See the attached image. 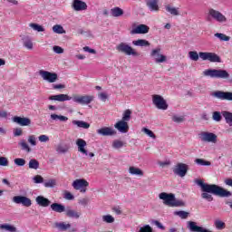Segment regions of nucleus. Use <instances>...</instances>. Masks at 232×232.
<instances>
[{
    "instance_id": "obj_10",
    "label": "nucleus",
    "mask_w": 232,
    "mask_h": 232,
    "mask_svg": "<svg viewBox=\"0 0 232 232\" xmlns=\"http://www.w3.org/2000/svg\"><path fill=\"white\" fill-rule=\"evenodd\" d=\"M73 189L80 191V193H85L88 190L90 183L84 179H77L72 184Z\"/></svg>"
},
{
    "instance_id": "obj_26",
    "label": "nucleus",
    "mask_w": 232,
    "mask_h": 232,
    "mask_svg": "<svg viewBox=\"0 0 232 232\" xmlns=\"http://www.w3.org/2000/svg\"><path fill=\"white\" fill-rule=\"evenodd\" d=\"M132 44L133 46H139L140 48H150V46H151V44L150 43V41L146 39L133 40Z\"/></svg>"
},
{
    "instance_id": "obj_48",
    "label": "nucleus",
    "mask_w": 232,
    "mask_h": 232,
    "mask_svg": "<svg viewBox=\"0 0 232 232\" xmlns=\"http://www.w3.org/2000/svg\"><path fill=\"white\" fill-rule=\"evenodd\" d=\"M29 169H39V161L35 159L29 160Z\"/></svg>"
},
{
    "instance_id": "obj_52",
    "label": "nucleus",
    "mask_w": 232,
    "mask_h": 232,
    "mask_svg": "<svg viewBox=\"0 0 232 232\" xmlns=\"http://www.w3.org/2000/svg\"><path fill=\"white\" fill-rule=\"evenodd\" d=\"M195 163L198 164V166H211V163L209 161L203 159H196Z\"/></svg>"
},
{
    "instance_id": "obj_30",
    "label": "nucleus",
    "mask_w": 232,
    "mask_h": 232,
    "mask_svg": "<svg viewBox=\"0 0 232 232\" xmlns=\"http://www.w3.org/2000/svg\"><path fill=\"white\" fill-rule=\"evenodd\" d=\"M51 209L55 213H64V211H66V208L63 204L59 203H53L51 205Z\"/></svg>"
},
{
    "instance_id": "obj_42",
    "label": "nucleus",
    "mask_w": 232,
    "mask_h": 232,
    "mask_svg": "<svg viewBox=\"0 0 232 232\" xmlns=\"http://www.w3.org/2000/svg\"><path fill=\"white\" fill-rule=\"evenodd\" d=\"M188 59L195 62L198 61L200 59V53H197V51L188 52Z\"/></svg>"
},
{
    "instance_id": "obj_14",
    "label": "nucleus",
    "mask_w": 232,
    "mask_h": 232,
    "mask_svg": "<svg viewBox=\"0 0 232 232\" xmlns=\"http://www.w3.org/2000/svg\"><path fill=\"white\" fill-rule=\"evenodd\" d=\"M188 166L185 163H178L173 168L174 175H178V177L184 178L185 175H188Z\"/></svg>"
},
{
    "instance_id": "obj_33",
    "label": "nucleus",
    "mask_w": 232,
    "mask_h": 232,
    "mask_svg": "<svg viewBox=\"0 0 232 232\" xmlns=\"http://www.w3.org/2000/svg\"><path fill=\"white\" fill-rule=\"evenodd\" d=\"M72 122L73 126H77V128H82V130H88V128H90V123L84 121L73 120Z\"/></svg>"
},
{
    "instance_id": "obj_59",
    "label": "nucleus",
    "mask_w": 232,
    "mask_h": 232,
    "mask_svg": "<svg viewBox=\"0 0 232 232\" xmlns=\"http://www.w3.org/2000/svg\"><path fill=\"white\" fill-rule=\"evenodd\" d=\"M98 99L100 101H102V102H106V100L108 99V93L106 92L98 93Z\"/></svg>"
},
{
    "instance_id": "obj_12",
    "label": "nucleus",
    "mask_w": 232,
    "mask_h": 232,
    "mask_svg": "<svg viewBox=\"0 0 232 232\" xmlns=\"http://www.w3.org/2000/svg\"><path fill=\"white\" fill-rule=\"evenodd\" d=\"M87 145L88 144L86 143V140H84L83 139L76 140V146L78 148V151L82 155H85L86 157L89 156L91 159H93V157H95V154L93 152L88 153V150H86Z\"/></svg>"
},
{
    "instance_id": "obj_6",
    "label": "nucleus",
    "mask_w": 232,
    "mask_h": 232,
    "mask_svg": "<svg viewBox=\"0 0 232 232\" xmlns=\"http://www.w3.org/2000/svg\"><path fill=\"white\" fill-rule=\"evenodd\" d=\"M198 139L201 142H207L208 144H217V142H218V136L209 131L199 132Z\"/></svg>"
},
{
    "instance_id": "obj_53",
    "label": "nucleus",
    "mask_w": 232,
    "mask_h": 232,
    "mask_svg": "<svg viewBox=\"0 0 232 232\" xmlns=\"http://www.w3.org/2000/svg\"><path fill=\"white\" fill-rule=\"evenodd\" d=\"M141 131L143 133H145V135H148V137H150V139H157V137L155 136V133H153L151 131V130L148 129V128H142Z\"/></svg>"
},
{
    "instance_id": "obj_63",
    "label": "nucleus",
    "mask_w": 232,
    "mask_h": 232,
    "mask_svg": "<svg viewBox=\"0 0 232 232\" xmlns=\"http://www.w3.org/2000/svg\"><path fill=\"white\" fill-rule=\"evenodd\" d=\"M63 198H65L66 200H73L75 197L73 196V194H72V192H65Z\"/></svg>"
},
{
    "instance_id": "obj_15",
    "label": "nucleus",
    "mask_w": 232,
    "mask_h": 232,
    "mask_svg": "<svg viewBox=\"0 0 232 232\" xmlns=\"http://www.w3.org/2000/svg\"><path fill=\"white\" fill-rule=\"evenodd\" d=\"M211 97L219 99V101H232V92L224 91H216L211 92Z\"/></svg>"
},
{
    "instance_id": "obj_50",
    "label": "nucleus",
    "mask_w": 232,
    "mask_h": 232,
    "mask_svg": "<svg viewBox=\"0 0 232 232\" xmlns=\"http://www.w3.org/2000/svg\"><path fill=\"white\" fill-rule=\"evenodd\" d=\"M124 146V141L121 140H115L112 141V148L114 150H121Z\"/></svg>"
},
{
    "instance_id": "obj_1",
    "label": "nucleus",
    "mask_w": 232,
    "mask_h": 232,
    "mask_svg": "<svg viewBox=\"0 0 232 232\" xmlns=\"http://www.w3.org/2000/svg\"><path fill=\"white\" fill-rule=\"evenodd\" d=\"M196 183L201 188V191L203 192L201 193V198L208 202H213L212 195L223 198L231 197V193L229 191L226 190L224 188L218 185L204 183L202 179L197 180Z\"/></svg>"
},
{
    "instance_id": "obj_5",
    "label": "nucleus",
    "mask_w": 232,
    "mask_h": 232,
    "mask_svg": "<svg viewBox=\"0 0 232 232\" xmlns=\"http://www.w3.org/2000/svg\"><path fill=\"white\" fill-rule=\"evenodd\" d=\"M208 17L219 24L227 23V17L222 12L213 8L208 9Z\"/></svg>"
},
{
    "instance_id": "obj_36",
    "label": "nucleus",
    "mask_w": 232,
    "mask_h": 232,
    "mask_svg": "<svg viewBox=\"0 0 232 232\" xmlns=\"http://www.w3.org/2000/svg\"><path fill=\"white\" fill-rule=\"evenodd\" d=\"M166 12H169L171 15H180V13L179 12V7L171 6L170 5H167L165 6Z\"/></svg>"
},
{
    "instance_id": "obj_21",
    "label": "nucleus",
    "mask_w": 232,
    "mask_h": 232,
    "mask_svg": "<svg viewBox=\"0 0 232 232\" xmlns=\"http://www.w3.org/2000/svg\"><path fill=\"white\" fill-rule=\"evenodd\" d=\"M114 128L120 131V133H128L130 131V125L128 122L123 121L122 120L119 121L114 124Z\"/></svg>"
},
{
    "instance_id": "obj_62",
    "label": "nucleus",
    "mask_w": 232,
    "mask_h": 232,
    "mask_svg": "<svg viewBox=\"0 0 232 232\" xmlns=\"http://www.w3.org/2000/svg\"><path fill=\"white\" fill-rule=\"evenodd\" d=\"M0 166H8V159L6 157H0Z\"/></svg>"
},
{
    "instance_id": "obj_24",
    "label": "nucleus",
    "mask_w": 232,
    "mask_h": 232,
    "mask_svg": "<svg viewBox=\"0 0 232 232\" xmlns=\"http://www.w3.org/2000/svg\"><path fill=\"white\" fill-rule=\"evenodd\" d=\"M13 121L19 124V126H30V124H32V121H30V119L19 116H14L13 118Z\"/></svg>"
},
{
    "instance_id": "obj_11",
    "label": "nucleus",
    "mask_w": 232,
    "mask_h": 232,
    "mask_svg": "<svg viewBox=\"0 0 232 232\" xmlns=\"http://www.w3.org/2000/svg\"><path fill=\"white\" fill-rule=\"evenodd\" d=\"M39 75L42 77L44 81L46 82L53 83L56 82L57 79H59V76L57 75V72H51L44 70L39 71Z\"/></svg>"
},
{
    "instance_id": "obj_20",
    "label": "nucleus",
    "mask_w": 232,
    "mask_h": 232,
    "mask_svg": "<svg viewBox=\"0 0 232 232\" xmlns=\"http://www.w3.org/2000/svg\"><path fill=\"white\" fill-rule=\"evenodd\" d=\"M72 6L75 12H82L84 10H88V5L86 2L82 0H73Z\"/></svg>"
},
{
    "instance_id": "obj_4",
    "label": "nucleus",
    "mask_w": 232,
    "mask_h": 232,
    "mask_svg": "<svg viewBox=\"0 0 232 232\" xmlns=\"http://www.w3.org/2000/svg\"><path fill=\"white\" fill-rule=\"evenodd\" d=\"M116 50L119 53H124V55L139 57V53L130 44L121 42L116 45Z\"/></svg>"
},
{
    "instance_id": "obj_55",
    "label": "nucleus",
    "mask_w": 232,
    "mask_h": 232,
    "mask_svg": "<svg viewBox=\"0 0 232 232\" xmlns=\"http://www.w3.org/2000/svg\"><path fill=\"white\" fill-rule=\"evenodd\" d=\"M34 184H44V178L41 175H36L33 178Z\"/></svg>"
},
{
    "instance_id": "obj_9",
    "label": "nucleus",
    "mask_w": 232,
    "mask_h": 232,
    "mask_svg": "<svg viewBox=\"0 0 232 232\" xmlns=\"http://www.w3.org/2000/svg\"><path fill=\"white\" fill-rule=\"evenodd\" d=\"M199 59L201 61H209V63H221L220 56L216 53L199 52Z\"/></svg>"
},
{
    "instance_id": "obj_7",
    "label": "nucleus",
    "mask_w": 232,
    "mask_h": 232,
    "mask_svg": "<svg viewBox=\"0 0 232 232\" xmlns=\"http://www.w3.org/2000/svg\"><path fill=\"white\" fill-rule=\"evenodd\" d=\"M162 49L160 47H156L152 49L150 53L151 59H153L156 64H161L162 63H166L168 61V57L162 54Z\"/></svg>"
},
{
    "instance_id": "obj_34",
    "label": "nucleus",
    "mask_w": 232,
    "mask_h": 232,
    "mask_svg": "<svg viewBox=\"0 0 232 232\" xmlns=\"http://www.w3.org/2000/svg\"><path fill=\"white\" fill-rule=\"evenodd\" d=\"M50 119L51 121H59L60 122H68V117L55 114V113H52L50 115Z\"/></svg>"
},
{
    "instance_id": "obj_18",
    "label": "nucleus",
    "mask_w": 232,
    "mask_h": 232,
    "mask_svg": "<svg viewBox=\"0 0 232 232\" xmlns=\"http://www.w3.org/2000/svg\"><path fill=\"white\" fill-rule=\"evenodd\" d=\"M54 227H56V229H58V231H68V229H70L69 232L77 231V228H75V227L72 228V224L66 223L64 221H60V222L54 223Z\"/></svg>"
},
{
    "instance_id": "obj_44",
    "label": "nucleus",
    "mask_w": 232,
    "mask_h": 232,
    "mask_svg": "<svg viewBox=\"0 0 232 232\" xmlns=\"http://www.w3.org/2000/svg\"><path fill=\"white\" fill-rule=\"evenodd\" d=\"M174 215L176 217H179V218H182L184 220L188 218V217H189V212H186L184 210H179V211H175Z\"/></svg>"
},
{
    "instance_id": "obj_29",
    "label": "nucleus",
    "mask_w": 232,
    "mask_h": 232,
    "mask_svg": "<svg viewBox=\"0 0 232 232\" xmlns=\"http://www.w3.org/2000/svg\"><path fill=\"white\" fill-rule=\"evenodd\" d=\"M0 231L17 232L19 231L15 226L8 223L0 224Z\"/></svg>"
},
{
    "instance_id": "obj_8",
    "label": "nucleus",
    "mask_w": 232,
    "mask_h": 232,
    "mask_svg": "<svg viewBox=\"0 0 232 232\" xmlns=\"http://www.w3.org/2000/svg\"><path fill=\"white\" fill-rule=\"evenodd\" d=\"M152 103L155 105L157 110L166 111L169 108L168 102L160 94L152 95Z\"/></svg>"
},
{
    "instance_id": "obj_28",
    "label": "nucleus",
    "mask_w": 232,
    "mask_h": 232,
    "mask_svg": "<svg viewBox=\"0 0 232 232\" xmlns=\"http://www.w3.org/2000/svg\"><path fill=\"white\" fill-rule=\"evenodd\" d=\"M65 215L68 217V218H74V219H79L81 218V212L72 209L70 208L65 209Z\"/></svg>"
},
{
    "instance_id": "obj_51",
    "label": "nucleus",
    "mask_w": 232,
    "mask_h": 232,
    "mask_svg": "<svg viewBox=\"0 0 232 232\" xmlns=\"http://www.w3.org/2000/svg\"><path fill=\"white\" fill-rule=\"evenodd\" d=\"M212 119L215 122H220L222 121V112L220 111H214L212 113Z\"/></svg>"
},
{
    "instance_id": "obj_56",
    "label": "nucleus",
    "mask_w": 232,
    "mask_h": 232,
    "mask_svg": "<svg viewBox=\"0 0 232 232\" xmlns=\"http://www.w3.org/2000/svg\"><path fill=\"white\" fill-rule=\"evenodd\" d=\"M27 141L29 142V144H31V146H37V138L35 137V135H29Z\"/></svg>"
},
{
    "instance_id": "obj_40",
    "label": "nucleus",
    "mask_w": 232,
    "mask_h": 232,
    "mask_svg": "<svg viewBox=\"0 0 232 232\" xmlns=\"http://www.w3.org/2000/svg\"><path fill=\"white\" fill-rule=\"evenodd\" d=\"M214 226L216 229H218V231H222V229H226V223L220 219H216L214 221Z\"/></svg>"
},
{
    "instance_id": "obj_2",
    "label": "nucleus",
    "mask_w": 232,
    "mask_h": 232,
    "mask_svg": "<svg viewBox=\"0 0 232 232\" xmlns=\"http://www.w3.org/2000/svg\"><path fill=\"white\" fill-rule=\"evenodd\" d=\"M159 198L163 200V204L169 206V208H184L186 206V203L182 199H177L173 193L161 192Z\"/></svg>"
},
{
    "instance_id": "obj_31",
    "label": "nucleus",
    "mask_w": 232,
    "mask_h": 232,
    "mask_svg": "<svg viewBox=\"0 0 232 232\" xmlns=\"http://www.w3.org/2000/svg\"><path fill=\"white\" fill-rule=\"evenodd\" d=\"M129 173L130 175H134L136 177H144V171L142 169L137 168V167H130L129 168Z\"/></svg>"
},
{
    "instance_id": "obj_13",
    "label": "nucleus",
    "mask_w": 232,
    "mask_h": 232,
    "mask_svg": "<svg viewBox=\"0 0 232 232\" xmlns=\"http://www.w3.org/2000/svg\"><path fill=\"white\" fill-rule=\"evenodd\" d=\"M93 99L94 97L92 95H74L72 97L73 102H76V104H82V106L91 104Z\"/></svg>"
},
{
    "instance_id": "obj_17",
    "label": "nucleus",
    "mask_w": 232,
    "mask_h": 232,
    "mask_svg": "<svg viewBox=\"0 0 232 232\" xmlns=\"http://www.w3.org/2000/svg\"><path fill=\"white\" fill-rule=\"evenodd\" d=\"M13 202L14 204H22L24 208H30V206H32V199L26 196H14L13 198Z\"/></svg>"
},
{
    "instance_id": "obj_46",
    "label": "nucleus",
    "mask_w": 232,
    "mask_h": 232,
    "mask_svg": "<svg viewBox=\"0 0 232 232\" xmlns=\"http://www.w3.org/2000/svg\"><path fill=\"white\" fill-rule=\"evenodd\" d=\"M53 32L54 34H66V31L64 30V28L63 27V25L61 24H55L53 26Z\"/></svg>"
},
{
    "instance_id": "obj_41",
    "label": "nucleus",
    "mask_w": 232,
    "mask_h": 232,
    "mask_svg": "<svg viewBox=\"0 0 232 232\" xmlns=\"http://www.w3.org/2000/svg\"><path fill=\"white\" fill-rule=\"evenodd\" d=\"M102 220L105 224H113V222H115V218H113V216H111L110 214H107V215H103L102 217Z\"/></svg>"
},
{
    "instance_id": "obj_47",
    "label": "nucleus",
    "mask_w": 232,
    "mask_h": 232,
    "mask_svg": "<svg viewBox=\"0 0 232 232\" xmlns=\"http://www.w3.org/2000/svg\"><path fill=\"white\" fill-rule=\"evenodd\" d=\"M19 146L21 147V149L24 151H26L27 153H30V151H32L30 145H28V143H26V141H24V140H23L19 142Z\"/></svg>"
},
{
    "instance_id": "obj_25",
    "label": "nucleus",
    "mask_w": 232,
    "mask_h": 232,
    "mask_svg": "<svg viewBox=\"0 0 232 232\" xmlns=\"http://www.w3.org/2000/svg\"><path fill=\"white\" fill-rule=\"evenodd\" d=\"M49 101H57L58 102H64L66 101H72V97L68 94H57L49 97Z\"/></svg>"
},
{
    "instance_id": "obj_58",
    "label": "nucleus",
    "mask_w": 232,
    "mask_h": 232,
    "mask_svg": "<svg viewBox=\"0 0 232 232\" xmlns=\"http://www.w3.org/2000/svg\"><path fill=\"white\" fill-rule=\"evenodd\" d=\"M39 142H50V137L46 134H42L38 137Z\"/></svg>"
},
{
    "instance_id": "obj_19",
    "label": "nucleus",
    "mask_w": 232,
    "mask_h": 232,
    "mask_svg": "<svg viewBox=\"0 0 232 232\" xmlns=\"http://www.w3.org/2000/svg\"><path fill=\"white\" fill-rule=\"evenodd\" d=\"M97 133L102 137H113V135H117V130L111 127H102L97 130Z\"/></svg>"
},
{
    "instance_id": "obj_22",
    "label": "nucleus",
    "mask_w": 232,
    "mask_h": 232,
    "mask_svg": "<svg viewBox=\"0 0 232 232\" xmlns=\"http://www.w3.org/2000/svg\"><path fill=\"white\" fill-rule=\"evenodd\" d=\"M147 8L150 12H159L160 7H159V0H145Z\"/></svg>"
},
{
    "instance_id": "obj_16",
    "label": "nucleus",
    "mask_w": 232,
    "mask_h": 232,
    "mask_svg": "<svg viewBox=\"0 0 232 232\" xmlns=\"http://www.w3.org/2000/svg\"><path fill=\"white\" fill-rule=\"evenodd\" d=\"M150 32V26L140 24L138 25H134L132 29L130 30L131 35H137V34H146Z\"/></svg>"
},
{
    "instance_id": "obj_60",
    "label": "nucleus",
    "mask_w": 232,
    "mask_h": 232,
    "mask_svg": "<svg viewBox=\"0 0 232 232\" xmlns=\"http://www.w3.org/2000/svg\"><path fill=\"white\" fill-rule=\"evenodd\" d=\"M53 51L54 52V53H64V49H63V47L59 45H54L53 47Z\"/></svg>"
},
{
    "instance_id": "obj_37",
    "label": "nucleus",
    "mask_w": 232,
    "mask_h": 232,
    "mask_svg": "<svg viewBox=\"0 0 232 232\" xmlns=\"http://www.w3.org/2000/svg\"><path fill=\"white\" fill-rule=\"evenodd\" d=\"M124 14V11L120 7H113L111 9V15L112 17H121Z\"/></svg>"
},
{
    "instance_id": "obj_54",
    "label": "nucleus",
    "mask_w": 232,
    "mask_h": 232,
    "mask_svg": "<svg viewBox=\"0 0 232 232\" xmlns=\"http://www.w3.org/2000/svg\"><path fill=\"white\" fill-rule=\"evenodd\" d=\"M14 163L15 164V166L23 167L26 164V160L23 158H16L14 160Z\"/></svg>"
},
{
    "instance_id": "obj_38",
    "label": "nucleus",
    "mask_w": 232,
    "mask_h": 232,
    "mask_svg": "<svg viewBox=\"0 0 232 232\" xmlns=\"http://www.w3.org/2000/svg\"><path fill=\"white\" fill-rule=\"evenodd\" d=\"M44 186L45 188H55L57 186V179H44Z\"/></svg>"
},
{
    "instance_id": "obj_61",
    "label": "nucleus",
    "mask_w": 232,
    "mask_h": 232,
    "mask_svg": "<svg viewBox=\"0 0 232 232\" xmlns=\"http://www.w3.org/2000/svg\"><path fill=\"white\" fill-rule=\"evenodd\" d=\"M89 202L90 199H88V198H82L78 200V204H80V206H86Z\"/></svg>"
},
{
    "instance_id": "obj_57",
    "label": "nucleus",
    "mask_w": 232,
    "mask_h": 232,
    "mask_svg": "<svg viewBox=\"0 0 232 232\" xmlns=\"http://www.w3.org/2000/svg\"><path fill=\"white\" fill-rule=\"evenodd\" d=\"M138 232H153V228L150 225L140 227Z\"/></svg>"
},
{
    "instance_id": "obj_23",
    "label": "nucleus",
    "mask_w": 232,
    "mask_h": 232,
    "mask_svg": "<svg viewBox=\"0 0 232 232\" xmlns=\"http://www.w3.org/2000/svg\"><path fill=\"white\" fill-rule=\"evenodd\" d=\"M55 151L59 153V155H64L65 153H68L70 151V145L69 143H59L55 147Z\"/></svg>"
},
{
    "instance_id": "obj_49",
    "label": "nucleus",
    "mask_w": 232,
    "mask_h": 232,
    "mask_svg": "<svg viewBox=\"0 0 232 232\" xmlns=\"http://www.w3.org/2000/svg\"><path fill=\"white\" fill-rule=\"evenodd\" d=\"M173 122H176L177 124H180L186 121V118L182 115L175 114L172 116Z\"/></svg>"
},
{
    "instance_id": "obj_35",
    "label": "nucleus",
    "mask_w": 232,
    "mask_h": 232,
    "mask_svg": "<svg viewBox=\"0 0 232 232\" xmlns=\"http://www.w3.org/2000/svg\"><path fill=\"white\" fill-rule=\"evenodd\" d=\"M222 117H224L226 123L228 124V126H232V112L227 111H223Z\"/></svg>"
},
{
    "instance_id": "obj_32",
    "label": "nucleus",
    "mask_w": 232,
    "mask_h": 232,
    "mask_svg": "<svg viewBox=\"0 0 232 232\" xmlns=\"http://www.w3.org/2000/svg\"><path fill=\"white\" fill-rule=\"evenodd\" d=\"M22 41L24 48L27 50H34V43L32 42V38H30V36H24Z\"/></svg>"
},
{
    "instance_id": "obj_27",
    "label": "nucleus",
    "mask_w": 232,
    "mask_h": 232,
    "mask_svg": "<svg viewBox=\"0 0 232 232\" xmlns=\"http://www.w3.org/2000/svg\"><path fill=\"white\" fill-rule=\"evenodd\" d=\"M35 202H36V204H38V206H41L42 208H48V206H50V204H52L50 199L44 198V196L36 197Z\"/></svg>"
},
{
    "instance_id": "obj_45",
    "label": "nucleus",
    "mask_w": 232,
    "mask_h": 232,
    "mask_svg": "<svg viewBox=\"0 0 232 232\" xmlns=\"http://www.w3.org/2000/svg\"><path fill=\"white\" fill-rule=\"evenodd\" d=\"M30 28L34 29V32H44V27L41 24L31 23L29 24Z\"/></svg>"
},
{
    "instance_id": "obj_64",
    "label": "nucleus",
    "mask_w": 232,
    "mask_h": 232,
    "mask_svg": "<svg viewBox=\"0 0 232 232\" xmlns=\"http://www.w3.org/2000/svg\"><path fill=\"white\" fill-rule=\"evenodd\" d=\"M10 113L6 111L0 110V119H8Z\"/></svg>"
},
{
    "instance_id": "obj_3",
    "label": "nucleus",
    "mask_w": 232,
    "mask_h": 232,
    "mask_svg": "<svg viewBox=\"0 0 232 232\" xmlns=\"http://www.w3.org/2000/svg\"><path fill=\"white\" fill-rule=\"evenodd\" d=\"M204 77H210V79H229L230 74L224 69H207L203 71Z\"/></svg>"
},
{
    "instance_id": "obj_39",
    "label": "nucleus",
    "mask_w": 232,
    "mask_h": 232,
    "mask_svg": "<svg viewBox=\"0 0 232 232\" xmlns=\"http://www.w3.org/2000/svg\"><path fill=\"white\" fill-rule=\"evenodd\" d=\"M121 121L123 122H130L131 121V110L127 109L123 111Z\"/></svg>"
},
{
    "instance_id": "obj_43",
    "label": "nucleus",
    "mask_w": 232,
    "mask_h": 232,
    "mask_svg": "<svg viewBox=\"0 0 232 232\" xmlns=\"http://www.w3.org/2000/svg\"><path fill=\"white\" fill-rule=\"evenodd\" d=\"M214 37H217V39H219V41L227 42L230 41L231 37L222 34V33H216L214 34Z\"/></svg>"
}]
</instances>
